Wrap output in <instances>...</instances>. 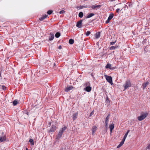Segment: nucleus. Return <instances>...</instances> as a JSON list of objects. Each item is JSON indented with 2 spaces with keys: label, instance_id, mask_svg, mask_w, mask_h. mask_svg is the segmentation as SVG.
Here are the masks:
<instances>
[{
  "label": "nucleus",
  "instance_id": "f03ea898",
  "mask_svg": "<svg viewBox=\"0 0 150 150\" xmlns=\"http://www.w3.org/2000/svg\"><path fill=\"white\" fill-rule=\"evenodd\" d=\"M104 76L105 77L107 81L111 85L113 84L112 83V77L111 76H108L107 75H105Z\"/></svg>",
  "mask_w": 150,
  "mask_h": 150
},
{
  "label": "nucleus",
  "instance_id": "9d476101",
  "mask_svg": "<svg viewBox=\"0 0 150 150\" xmlns=\"http://www.w3.org/2000/svg\"><path fill=\"white\" fill-rule=\"evenodd\" d=\"M6 140V137L5 136H0V143L4 142Z\"/></svg>",
  "mask_w": 150,
  "mask_h": 150
},
{
  "label": "nucleus",
  "instance_id": "4c0bfd02",
  "mask_svg": "<svg viewBox=\"0 0 150 150\" xmlns=\"http://www.w3.org/2000/svg\"><path fill=\"white\" fill-rule=\"evenodd\" d=\"M108 123H105V127L106 128H107V127H108Z\"/></svg>",
  "mask_w": 150,
  "mask_h": 150
},
{
  "label": "nucleus",
  "instance_id": "a878e982",
  "mask_svg": "<svg viewBox=\"0 0 150 150\" xmlns=\"http://www.w3.org/2000/svg\"><path fill=\"white\" fill-rule=\"evenodd\" d=\"M6 88V87L3 85H1L0 86V88L1 89H2L3 90H5Z\"/></svg>",
  "mask_w": 150,
  "mask_h": 150
},
{
  "label": "nucleus",
  "instance_id": "f257e3e1",
  "mask_svg": "<svg viewBox=\"0 0 150 150\" xmlns=\"http://www.w3.org/2000/svg\"><path fill=\"white\" fill-rule=\"evenodd\" d=\"M148 113L147 112H142L140 115L138 117V119L139 121H142L147 116Z\"/></svg>",
  "mask_w": 150,
  "mask_h": 150
},
{
  "label": "nucleus",
  "instance_id": "393cba45",
  "mask_svg": "<svg viewBox=\"0 0 150 150\" xmlns=\"http://www.w3.org/2000/svg\"><path fill=\"white\" fill-rule=\"evenodd\" d=\"M109 117H110V114H109L106 117V118L105 119V123H108L109 119Z\"/></svg>",
  "mask_w": 150,
  "mask_h": 150
},
{
  "label": "nucleus",
  "instance_id": "0eeeda50",
  "mask_svg": "<svg viewBox=\"0 0 150 150\" xmlns=\"http://www.w3.org/2000/svg\"><path fill=\"white\" fill-rule=\"evenodd\" d=\"M101 6L100 5H98L95 6L94 5H93L91 6V7L92 9H97L98 8H100L101 7Z\"/></svg>",
  "mask_w": 150,
  "mask_h": 150
},
{
  "label": "nucleus",
  "instance_id": "a19ab883",
  "mask_svg": "<svg viewBox=\"0 0 150 150\" xmlns=\"http://www.w3.org/2000/svg\"><path fill=\"white\" fill-rule=\"evenodd\" d=\"M62 47L61 45H60L58 47V48L59 49H62Z\"/></svg>",
  "mask_w": 150,
  "mask_h": 150
},
{
  "label": "nucleus",
  "instance_id": "7c9ffc66",
  "mask_svg": "<svg viewBox=\"0 0 150 150\" xmlns=\"http://www.w3.org/2000/svg\"><path fill=\"white\" fill-rule=\"evenodd\" d=\"M29 142H30V143H31V144L32 145H34V142H33V139H30L29 141Z\"/></svg>",
  "mask_w": 150,
  "mask_h": 150
},
{
  "label": "nucleus",
  "instance_id": "37998d69",
  "mask_svg": "<svg viewBox=\"0 0 150 150\" xmlns=\"http://www.w3.org/2000/svg\"><path fill=\"white\" fill-rule=\"evenodd\" d=\"M49 127L51 125V122H49Z\"/></svg>",
  "mask_w": 150,
  "mask_h": 150
},
{
  "label": "nucleus",
  "instance_id": "1a4fd4ad",
  "mask_svg": "<svg viewBox=\"0 0 150 150\" xmlns=\"http://www.w3.org/2000/svg\"><path fill=\"white\" fill-rule=\"evenodd\" d=\"M91 89L92 88L90 86H86L84 88V90L87 92H89L91 91Z\"/></svg>",
  "mask_w": 150,
  "mask_h": 150
},
{
  "label": "nucleus",
  "instance_id": "4be33fe9",
  "mask_svg": "<svg viewBox=\"0 0 150 150\" xmlns=\"http://www.w3.org/2000/svg\"><path fill=\"white\" fill-rule=\"evenodd\" d=\"M100 36V33L97 32L95 34L96 38L97 39L99 38Z\"/></svg>",
  "mask_w": 150,
  "mask_h": 150
},
{
  "label": "nucleus",
  "instance_id": "473e14b6",
  "mask_svg": "<svg viewBox=\"0 0 150 150\" xmlns=\"http://www.w3.org/2000/svg\"><path fill=\"white\" fill-rule=\"evenodd\" d=\"M52 12L53 11L52 10H50L47 11V13L48 14L50 15Z\"/></svg>",
  "mask_w": 150,
  "mask_h": 150
},
{
  "label": "nucleus",
  "instance_id": "49530a36",
  "mask_svg": "<svg viewBox=\"0 0 150 150\" xmlns=\"http://www.w3.org/2000/svg\"><path fill=\"white\" fill-rule=\"evenodd\" d=\"M115 0H111V1H115Z\"/></svg>",
  "mask_w": 150,
  "mask_h": 150
},
{
  "label": "nucleus",
  "instance_id": "ea45409f",
  "mask_svg": "<svg viewBox=\"0 0 150 150\" xmlns=\"http://www.w3.org/2000/svg\"><path fill=\"white\" fill-rule=\"evenodd\" d=\"M80 9H82L83 8V6H80L79 7Z\"/></svg>",
  "mask_w": 150,
  "mask_h": 150
},
{
  "label": "nucleus",
  "instance_id": "cd10ccee",
  "mask_svg": "<svg viewBox=\"0 0 150 150\" xmlns=\"http://www.w3.org/2000/svg\"><path fill=\"white\" fill-rule=\"evenodd\" d=\"M111 65L109 64H107L105 66L106 68H108L110 69H111Z\"/></svg>",
  "mask_w": 150,
  "mask_h": 150
},
{
  "label": "nucleus",
  "instance_id": "58836bf2",
  "mask_svg": "<svg viewBox=\"0 0 150 150\" xmlns=\"http://www.w3.org/2000/svg\"><path fill=\"white\" fill-rule=\"evenodd\" d=\"M120 10V8H117L116 10V11L117 13H118L119 12V11Z\"/></svg>",
  "mask_w": 150,
  "mask_h": 150
},
{
  "label": "nucleus",
  "instance_id": "c9c22d12",
  "mask_svg": "<svg viewBox=\"0 0 150 150\" xmlns=\"http://www.w3.org/2000/svg\"><path fill=\"white\" fill-rule=\"evenodd\" d=\"M65 13V11H64V10H62V11H61L60 12H59V13L60 14H63V13Z\"/></svg>",
  "mask_w": 150,
  "mask_h": 150
},
{
  "label": "nucleus",
  "instance_id": "79ce46f5",
  "mask_svg": "<svg viewBox=\"0 0 150 150\" xmlns=\"http://www.w3.org/2000/svg\"><path fill=\"white\" fill-rule=\"evenodd\" d=\"M127 6V8H128V6H127V5H125L123 7V8H126Z\"/></svg>",
  "mask_w": 150,
  "mask_h": 150
},
{
  "label": "nucleus",
  "instance_id": "9b49d317",
  "mask_svg": "<svg viewBox=\"0 0 150 150\" xmlns=\"http://www.w3.org/2000/svg\"><path fill=\"white\" fill-rule=\"evenodd\" d=\"M97 129V127L96 126L93 127L92 129V134L94 135Z\"/></svg>",
  "mask_w": 150,
  "mask_h": 150
},
{
  "label": "nucleus",
  "instance_id": "4468645a",
  "mask_svg": "<svg viewBox=\"0 0 150 150\" xmlns=\"http://www.w3.org/2000/svg\"><path fill=\"white\" fill-rule=\"evenodd\" d=\"M78 116V113L77 112H76L75 113H74L73 114V119L74 120H75L77 117Z\"/></svg>",
  "mask_w": 150,
  "mask_h": 150
},
{
  "label": "nucleus",
  "instance_id": "ddd939ff",
  "mask_svg": "<svg viewBox=\"0 0 150 150\" xmlns=\"http://www.w3.org/2000/svg\"><path fill=\"white\" fill-rule=\"evenodd\" d=\"M114 128V125L113 124H112L110 125L109 128L110 132V134H111L112 131Z\"/></svg>",
  "mask_w": 150,
  "mask_h": 150
},
{
  "label": "nucleus",
  "instance_id": "f704fd0d",
  "mask_svg": "<svg viewBox=\"0 0 150 150\" xmlns=\"http://www.w3.org/2000/svg\"><path fill=\"white\" fill-rule=\"evenodd\" d=\"M116 42V41L114 42H110V45H114Z\"/></svg>",
  "mask_w": 150,
  "mask_h": 150
},
{
  "label": "nucleus",
  "instance_id": "a211bd4d",
  "mask_svg": "<svg viewBox=\"0 0 150 150\" xmlns=\"http://www.w3.org/2000/svg\"><path fill=\"white\" fill-rule=\"evenodd\" d=\"M118 48V46L117 45H115V46H112L110 48V50H115Z\"/></svg>",
  "mask_w": 150,
  "mask_h": 150
},
{
  "label": "nucleus",
  "instance_id": "412c9836",
  "mask_svg": "<svg viewBox=\"0 0 150 150\" xmlns=\"http://www.w3.org/2000/svg\"><path fill=\"white\" fill-rule=\"evenodd\" d=\"M124 142V141L122 140L120 143L117 146V148H119L123 144Z\"/></svg>",
  "mask_w": 150,
  "mask_h": 150
},
{
  "label": "nucleus",
  "instance_id": "7ed1b4c3",
  "mask_svg": "<svg viewBox=\"0 0 150 150\" xmlns=\"http://www.w3.org/2000/svg\"><path fill=\"white\" fill-rule=\"evenodd\" d=\"M131 84L130 81L129 80H127L126 81L125 83L123 85L124 88V90L129 88L131 86Z\"/></svg>",
  "mask_w": 150,
  "mask_h": 150
},
{
  "label": "nucleus",
  "instance_id": "5701e85b",
  "mask_svg": "<svg viewBox=\"0 0 150 150\" xmlns=\"http://www.w3.org/2000/svg\"><path fill=\"white\" fill-rule=\"evenodd\" d=\"M95 14L93 13H90L89 14H88L87 16H86V18H90L93 16H94V15Z\"/></svg>",
  "mask_w": 150,
  "mask_h": 150
},
{
  "label": "nucleus",
  "instance_id": "72a5a7b5",
  "mask_svg": "<svg viewBox=\"0 0 150 150\" xmlns=\"http://www.w3.org/2000/svg\"><path fill=\"white\" fill-rule=\"evenodd\" d=\"M90 34V32L89 31H87L86 33V35L88 36Z\"/></svg>",
  "mask_w": 150,
  "mask_h": 150
},
{
  "label": "nucleus",
  "instance_id": "bb28decb",
  "mask_svg": "<svg viewBox=\"0 0 150 150\" xmlns=\"http://www.w3.org/2000/svg\"><path fill=\"white\" fill-rule=\"evenodd\" d=\"M83 13L82 12H79V16L80 18H82L83 17Z\"/></svg>",
  "mask_w": 150,
  "mask_h": 150
},
{
  "label": "nucleus",
  "instance_id": "423d86ee",
  "mask_svg": "<svg viewBox=\"0 0 150 150\" xmlns=\"http://www.w3.org/2000/svg\"><path fill=\"white\" fill-rule=\"evenodd\" d=\"M82 20H81L79 21H78L76 24V26L79 28H81L82 27Z\"/></svg>",
  "mask_w": 150,
  "mask_h": 150
},
{
  "label": "nucleus",
  "instance_id": "2f4dec72",
  "mask_svg": "<svg viewBox=\"0 0 150 150\" xmlns=\"http://www.w3.org/2000/svg\"><path fill=\"white\" fill-rule=\"evenodd\" d=\"M13 105H16L17 104L18 102L17 101H16V100H14L13 101Z\"/></svg>",
  "mask_w": 150,
  "mask_h": 150
},
{
  "label": "nucleus",
  "instance_id": "6e6552de",
  "mask_svg": "<svg viewBox=\"0 0 150 150\" xmlns=\"http://www.w3.org/2000/svg\"><path fill=\"white\" fill-rule=\"evenodd\" d=\"M57 128V127L56 126L54 125H53L50 128V132H54L55 130H56Z\"/></svg>",
  "mask_w": 150,
  "mask_h": 150
},
{
  "label": "nucleus",
  "instance_id": "20e7f679",
  "mask_svg": "<svg viewBox=\"0 0 150 150\" xmlns=\"http://www.w3.org/2000/svg\"><path fill=\"white\" fill-rule=\"evenodd\" d=\"M114 14L113 13H110L107 19V20L106 21L105 23H109L110 21L111 20L112 18L113 17Z\"/></svg>",
  "mask_w": 150,
  "mask_h": 150
},
{
  "label": "nucleus",
  "instance_id": "f8f14e48",
  "mask_svg": "<svg viewBox=\"0 0 150 150\" xmlns=\"http://www.w3.org/2000/svg\"><path fill=\"white\" fill-rule=\"evenodd\" d=\"M63 133L62 132L59 131L58 134L56 136V139H59L61 138L62 135Z\"/></svg>",
  "mask_w": 150,
  "mask_h": 150
},
{
  "label": "nucleus",
  "instance_id": "de8ad7c7",
  "mask_svg": "<svg viewBox=\"0 0 150 150\" xmlns=\"http://www.w3.org/2000/svg\"><path fill=\"white\" fill-rule=\"evenodd\" d=\"M60 150H63V149H60Z\"/></svg>",
  "mask_w": 150,
  "mask_h": 150
},
{
  "label": "nucleus",
  "instance_id": "e433bc0d",
  "mask_svg": "<svg viewBox=\"0 0 150 150\" xmlns=\"http://www.w3.org/2000/svg\"><path fill=\"white\" fill-rule=\"evenodd\" d=\"M94 114V111H92L90 114V116H91Z\"/></svg>",
  "mask_w": 150,
  "mask_h": 150
},
{
  "label": "nucleus",
  "instance_id": "f3484780",
  "mask_svg": "<svg viewBox=\"0 0 150 150\" xmlns=\"http://www.w3.org/2000/svg\"><path fill=\"white\" fill-rule=\"evenodd\" d=\"M47 16L48 15H43L41 18H39V20H40V21H42L44 19H45Z\"/></svg>",
  "mask_w": 150,
  "mask_h": 150
},
{
  "label": "nucleus",
  "instance_id": "dca6fc26",
  "mask_svg": "<svg viewBox=\"0 0 150 150\" xmlns=\"http://www.w3.org/2000/svg\"><path fill=\"white\" fill-rule=\"evenodd\" d=\"M54 38V35L53 34L50 33V36L49 37V40H52Z\"/></svg>",
  "mask_w": 150,
  "mask_h": 150
},
{
  "label": "nucleus",
  "instance_id": "b1692460",
  "mask_svg": "<svg viewBox=\"0 0 150 150\" xmlns=\"http://www.w3.org/2000/svg\"><path fill=\"white\" fill-rule=\"evenodd\" d=\"M90 84L89 82H85L84 83L83 86H85L86 87V86H90Z\"/></svg>",
  "mask_w": 150,
  "mask_h": 150
},
{
  "label": "nucleus",
  "instance_id": "2eb2a0df",
  "mask_svg": "<svg viewBox=\"0 0 150 150\" xmlns=\"http://www.w3.org/2000/svg\"><path fill=\"white\" fill-rule=\"evenodd\" d=\"M149 82H146L145 83H143L142 85V86L143 89L144 90L145 88L146 87V86L147 85H149Z\"/></svg>",
  "mask_w": 150,
  "mask_h": 150
},
{
  "label": "nucleus",
  "instance_id": "c756f323",
  "mask_svg": "<svg viewBox=\"0 0 150 150\" xmlns=\"http://www.w3.org/2000/svg\"><path fill=\"white\" fill-rule=\"evenodd\" d=\"M74 41L72 39H70L69 40V43L70 44H72L74 43Z\"/></svg>",
  "mask_w": 150,
  "mask_h": 150
},
{
  "label": "nucleus",
  "instance_id": "c85d7f7f",
  "mask_svg": "<svg viewBox=\"0 0 150 150\" xmlns=\"http://www.w3.org/2000/svg\"><path fill=\"white\" fill-rule=\"evenodd\" d=\"M60 35V33L59 32H57L55 35V37L57 38H58Z\"/></svg>",
  "mask_w": 150,
  "mask_h": 150
},
{
  "label": "nucleus",
  "instance_id": "39448f33",
  "mask_svg": "<svg viewBox=\"0 0 150 150\" xmlns=\"http://www.w3.org/2000/svg\"><path fill=\"white\" fill-rule=\"evenodd\" d=\"M74 88L73 87L71 86H67L65 88V91L66 92H68L72 90Z\"/></svg>",
  "mask_w": 150,
  "mask_h": 150
},
{
  "label": "nucleus",
  "instance_id": "a18cd8bd",
  "mask_svg": "<svg viewBox=\"0 0 150 150\" xmlns=\"http://www.w3.org/2000/svg\"><path fill=\"white\" fill-rule=\"evenodd\" d=\"M26 150H28V148H26Z\"/></svg>",
  "mask_w": 150,
  "mask_h": 150
},
{
  "label": "nucleus",
  "instance_id": "c03bdc74",
  "mask_svg": "<svg viewBox=\"0 0 150 150\" xmlns=\"http://www.w3.org/2000/svg\"><path fill=\"white\" fill-rule=\"evenodd\" d=\"M87 7L86 6H83V8H87Z\"/></svg>",
  "mask_w": 150,
  "mask_h": 150
},
{
  "label": "nucleus",
  "instance_id": "aec40b11",
  "mask_svg": "<svg viewBox=\"0 0 150 150\" xmlns=\"http://www.w3.org/2000/svg\"><path fill=\"white\" fill-rule=\"evenodd\" d=\"M67 128V127L66 126H64L59 131L60 132H61L62 133H63L64 132L66 129Z\"/></svg>",
  "mask_w": 150,
  "mask_h": 150
},
{
  "label": "nucleus",
  "instance_id": "6ab92c4d",
  "mask_svg": "<svg viewBox=\"0 0 150 150\" xmlns=\"http://www.w3.org/2000/svg\"><path fill=\"white\" fill-rule=\"evenodd\" d=\"M129 132V130H128L126 133L125 135V136L123 137V139L122 140L124 141H125Z\"/></svg>",
  "mask_w": 150,
  "mask_h": 150
}]
</instances>
